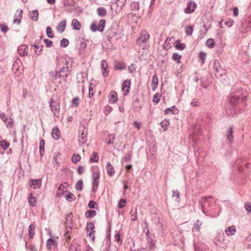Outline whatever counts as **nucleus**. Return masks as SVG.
<instances>
[{
  "instance_id": "13",
  "label": "nucleus",
  "mask_w": 251,
  "mask_h": 251,
  "mask_svg": "<svg viewBox=\"0 0 251 251\" xmlns=\"http://www.w3.org/2000/svg\"><path fill=\"white\" fill-rule=\"evenodd\" d=\"M196 6L197 4L195 2H189L186 8L185 9V12L186 13H190L193 12L196 8Z\"/></svg>"
},
{
  "instance_id": "35",
  "label": "nucleus",
  "mask_w": 251,
  "mask_h": 251,
  "mask_svg": "<svg viewBox=\"0 0 251 251\" xmlns=\"http://www.w3.org/2000/svg\"><path fill=\"white\" fill-rule=\"evenodd\" d=\"M22 14H23V10L22 9L20 10L19 11V14L17 16L18 18H15L13 20V23H18V24H20L21 22V19L22 18Z\"/></svg>"
},
{
  "instance_id": "23",
  "label": "nucleus",
  "mask_w": 251,
  "mask_h": 251,
  "mask_svg": "<svg viewBox=\"0 0 251 251\" xmlns=\"http://www.w3.org/2000/svg\"><path fill=\"white\" fill-rule=\"evenodd\" d=\"M178 113V110L175 106H173L171 107L166 108L164 110V113L168 114L169 113L177 114Z\"/></svg>"
},
{
  "instance_id": "49",
  "label": "nucleus",
  "mask_w": 251,
  "mask_h": 251,
  "mask_svg": "<svg viewBox=\"0 0 251 251\" xmlns=\"http://www.w3.org/2000/svg\"><path fill=\"white\" fill-rule=\"evenodd\" d=\"M69 42L68 39L63 38L60 41V46L62 47H66L69 45Z\"/></svg>"
},
{
  "instance_id": "47",
  "label": "nucleus",
  "mask_w": 251,
  "mask_h": 251,
  "mask_svg": "<svg viewBox=\"0 0 251 251\" xmlns=\"http://www.w3.org/2000/svg\"><path fill=\"white\" fill-rule=\"evenodd\" d=\"M50 75L52 77H53L55 79H57L58 78H59V71H51L50 73Z\"/></svg>"
},
{
  "instance_id": "59",
  "label": "nucleus",
  "mask_w": 251,
  "mask_h": 251,
  "mask_svg": "<svg viewBox=\"0 0 251 251\" xmlns=\"http://www.w3.org/2000/svg\"><path fill=\"white\" fill-rule=\"evenodd\" d=\"M245 208L249 213L251 212V203L247 202L245 204Z\"/></svg>"
},
{
  "instance_id": "12",
  "label": "nucleus",
  "mask_w": 251,
  "mask_h": 251,
  "mask_svg": "<svg viewBox=\"0 0 251 251\" xmlns=\"http://www.w3.org/2000/svg\"><path fill=\"white\" fill-rule=\"evenodd\" d=\"M28 51V47L25 45H22L19 46L18 49V52L19 54L23 56L27 54Z\"/></svg>"
},
{
  "instance_id": "51",
  "label": "nucleus",
  "mask_w": 251,
  "mask_h": 251,
  "mask_svg": "<svg viewBox=\"0 0 251 251\" xmlns=\"http://www.w3.org/2000/svg\"><path fill=\"white\" fill-rule=\"evenodd\" d=\"M46 33L48 37L52 38L53 37V34L52 32V29L50 27L48 26L46 29Z\"/></svg>"
},
{
  "instance_id": "19",
  "label": "nucleus",
  "mask_w": 251,
  "mask_h": 251,
  "mask_svg": "<svg viewBox=\"0 0 251 251\" xmlns=\"http://www.w3.org/2000/svg\"><path fill=\"white\" fill-rule=\"evenodd\" d=\"M158 79L156 74H154L152 76L151 85L152 89L154 91L158 86Z\"/></svg>"
},
{
  "instance_id": "61",
  "label": "nucleus",
  "mask_w": 251,
  "mask_h": 251,
  "mask_svg": "<svg viewBox=\"0 0 251 251\" xmlns=\"http://www.w3.org/2000/svg\"><path fill=\"white\" fill-rule=\"evenodd\" d=\"M0 28L1 31L4 33L7 32L8 30V28L7 25L2 24L0 25Z\"/></svg>"
},
{
  "instance_id": "30",
  "label": "nucleus",
  "mask_w": 251,
  "mask_h": 251,
  "mask_svg": "<svg viewBox=\"0 0 251 251\" xmlns=\"http://www.w3.org/2000/svg\"><path fill=\"white\" fill-rule=\"evenodd\" d=\"M206 46L210 49H212L214 47L215 42L213 39H208L206 42Z\"/></svg>"
},
{
  "instance_id": "1",
  "label": "nucleus",
  "mask_w": 251,
  "mask_h": 251,
  "mask_svg": "<svg viewBox=\"0 0 251 251\" xmlns=\"http://www.w3.org/2000/svg\"><path fill=\"white\" fill-rule=\"evenodd\" d=\"M150 38V35L146 30H142L138 39L137 40V44L138 45L142 46L143 49L145 50L147 48V42Z\"/></svg>"
},
{
  "instance_id": "14",
  "label": "nucleus",
  "mask_w": 251,
  "mask_h": 251,
  "mask_svg": "<svg viewBox=\"0 0 251 251\" xmlns=\"http://www.w3.org/2000/svg\"><path fill=\"white\" fill-rule=\"evenodd\" d=\"M101 69L102 71V75L104 77H106L108 75V72L107 71L108 64L105 60H102L101 62Z\"/></svg>"
},
{
  "instance_id": "15",
  "label": "nucleus",
  "mask_w": 251,
  "mask_h": 251,
  "mask_svg": "<svg viewBox=\"0 0 251 251\" xmlns=\"http://www.w3.org/2000/svg\"><path fill=\"white\" fill-rule=\"evenodd\" d=\"M118 100L117 93L115 91H112L109 95V102L110 103H114Z\"/></svg>"
},
{
  "instance_id": "32",
  "label": "nucleus",
  "mask_w": 251,
  "mask_h": 251,
  "mask_svg": "<svg viewBox=\"0 0 251 251\" xmlns=\"http://www.w3.org/2000/svg\"><path fill=\"white\" fill-rule=\"evenodd\" d=\"M83 182L82 179L79 180L76 183L75 188L77 190L80 191L83 189Z\"/></svg>"
},
{
  "instance_id": "16",
  "label": "nucleus",
  "mask_w": 251,
  "mask_h": 251,
  "mask_svg": "<svg viewBox=\"0 0 251 251\" xmlns=\"http://www.w3.org/2000/svg\"><path fill=\"white\" fill-rule=\"evenodd\" d=\"M72 213H70L68 214L66 217V222L65 223V226H68L71 230L72 228L73 221L72 219Z\"/></svg>"
},
{
  "instance_id": "9",
  "label": "nucleus",
  "mask_w": 251,
  "mask_h": 251,
  "mask_svg": "<svg viewBox=\"0 0 251 251\" xmlns=\"http://www.w3.org/2000/svg\"><path fill=\"white\" fill-rule=\"evenodd\" d=\"M209 198H212L211 196H209L208 197H202L201 200L199 201V204L201 207L202 209V211L203 213H205L204 212V207L205 204L206 203H208V205H210V203L208 202V199Z\"/></svg>"
},
{
  "instance_id": "53",
  "label": "nucleus",
  "mask_w": 251,
  "mask_h": 251,
  "mask_svg": "<svg viewBox=\"0 0 251 251\" xmlns=\"http://www.w3.org/2000/svg\"><path fill=\"white\" fill-rule=\"evenodd\" d=\"M94 228H95V226H94V224L92 223H88L87 225V226H86V230L88 232L89 231V230H92V231H95L94 230Z\"/></svg>"
},
{
  "instance_id": "64",
  "label": "nucleus",
  "mask_w": 251,
  "mask_h": 251,
  "mask_svg": "<svg viewBox=\"0 0 251 251\" xmlns=\"http://www.w3.org/2000/svg\"><path fill=\"white\" fill-rule=\"evenodd\" d=\"M176 197V199H178L179 197V193L177 190H173L172 191V197Z\"/></svg>"
},
{
  "instance_id": "62",
  "label": "nucleus",
  "mask_w": 251,
  "mask_h": 251,
  "mask_svg": "<svg viewBox=\"0 0 251 251\" xmlns=\"http://www.w3.org/2000/svg\"><path fill=\"white\" fill-rule=\"evenodd\" d=\"M65 6L67 8V11L70 12H73V6H72L71 4H69L68 3H65Z\"/></svg>"
},
{
  "instance_id": "52",
  "label": "nucleus",
  "mask_w": 251,
  "mask_h": 251,
  "mask_svg": "<svg viewBox=\"0 0 251 251\" xmlns=\"http://www.w3.org/2000/svg\"><path fill=\"white\" fill-rule=\"evenodd\" d=\"M79 100L78 97L74 98L72 101V106L75 107H77L79 104Z\"/></svg>"
},
{
  "instance_id": "3",
  "label": "nucleus",
  "mask_w": 251,
  "mask_h": 251,
  "mask_svg": "<svg viewBox=\"0 0 251 251\" xmlns=\"http://www.w3.org/2000/svg\"><path fill=\"white\" fill-rule=\"evenodd\" d=\"M69 62L66 61L65 65L59 70V78H63L66 80V78L68 76L69 74L71 71V66H68Z\"/></svg>"
},
{
  "instance_id": "10",
  "label": "nucleus",
  "mask_w": 251,
  "mask_h": 251,
  "mask_svg": "<svg viewBox=\"0 0 251 251\" xmlns=\"http://www.w3.org/2000/svg\"><path fill=\"white\" fill-rule=\"evenodd\" d=\"M130 87V81L129 80H126L122 85V89L124 92V95H126L129 93Z\"/></svg>"
},
{
  "instance_id": "45",
  "label": "nucleus",
  "mask_w": 251,
  "mask_h": 251,
  "mask_svg": "<svg viewBox=\"0 0 251 251\" xmlns=\"http://www.w3.org/2000/svg\"><path fill=\"white\" fill-rule=\"evenodd\" d=\"M181 58V56L177 53H174L172 55L173 59L174 61L177 62V63L180 62Z\"/></svg>"
},
{
  "instance_id": "55",
  "label": "nucleus",
  "mask_w": 251,
  "mask_h": 251,
  "mask_svg": "<svg viewBox=\"0 0 251 251\" xmlns=\"http://www.w3.org/2000/svg\"><path fill=\"white\" fill-rule=\"evenodd\" d=\"M126 203V200L123 199H121L118 203V208L119 209L122 208Z\"/></svg>"
},
{
  "instance_id": "22",
  "label": "nucleus",
  "mask_w": 251,
  "mask_h": 251,
  "mask_svg": "<svg viewBox=\"0 0 251 251\" xmlns=\"http://www.w3.org/2000/svg\"><path fill=\"white\" fill-rule=\"evenodd\" d=\"M71 25L74 29L79 30L81 28V24L76 19H73L72 21Z\"/></svg>"
},
{
  "instance_id": "43",
  "label": "nucleus",
  "mask_w": 251,
  "mask_h": 251,
  "mask_svg": "<svg viewBox=\"0 0 251 251\" xmlns=\"http://www.w3.org/2000/svg\"><path fill=\"white\" fill-rule=\"evenodd\" d=\"M44 146H45V141L43 139H41L40 141V153L41 155H43L44 152Z\"/></svg>"
},
{
  "instance_id": "33",
  "label": "nucleus",
  "mask_w": 251,
  "mask_h": 251,
  "mask_svg": "<svg viewBox=\"0 0 251 251\" xmlns=\"http://www.w3.org/2000/svg\"><path fill=\"white\" fill-rule=\"evenodd\" d=\"M99 161V157L98 156V153L94 151L90 159V162H97Z\"/></svg>"
},
{
  "instance_id": "20",
  "label": "nucleus",
  "mask_w": 251,
  "mask_h": 251,
  "mask_svg": "<svg viewBox=\"0 0 251 251\" xmlns=\"http://www.w3.org/2000/svg\"><path fill=\"white\" fill-rule=\"evenodd\" d=\"M236 232V227L235 226H232L230 227H228L225 230V232L227 236L233 235Z\"/></svg>"
},
{
  "instance_id": "56",
  "label": "nucleus",
  "mask_w": 251,
  "mask_h": 251,
  "mask_svg": "<svg viewBox=\"0 0 251 251\" xmlns=\"http://www.w3.org/2000/svg\"><path fill=\"white\" fill-rule=\"evenodd\" d=\"M160 99V96L158 94H155L153 98V101L156 103L159 102Z\"/></svg>"
},
{
  "instance_id": "26",
  "label": "nucleus",
  "mask_w": 251,
  "mask_h": 251,
  "mask_svg": "<svg viewBox=\"0 0 251 251\" xmlns=\"http://www.w3.org/2000/svg\"><path fill=\"white\" fill-rule=\"evenodd\" d=\"M105 20L104 19L100 20L99 24L97 25V29L98 31L100 32H102L103 31L105 25Z\"/></svg>"
},
{
  "instance_id": "37",
  "label": "nucleus",
  "mask_w": 251,
  "mask_h": 251,
  "mask_svg": "<svg viewBox=\"0 0 251 251\" xmlns=\"http://www.w3.org/2000/svg\"><path fill=\"white\" fill-rule=\"evenodd\" d=\"M185 47V45L184 44L180 43V42L179 40L176 41V44L175 45L176 49L182 50L184 49Z\"/></svg>"
},
{
  "instance_id": "44",
  "label": "nucleus",
  "mask_w": 251,
  "mask_h": 251,
  "mask_svg": "<svg viewBox=\"0 0 251 251\" xmlns=\"http://www.w3.org/2000/svg\"><path fill=\"white\" fill-rule=\"evenodd\" d=\"M185 33L187 35L191 36L193 31V27L192 26L188 25L185 27Z\"/></svg>"
},
{
  "instance_id": "27",
  "label": "nucleus",
  "mask_w": 251,
  "mask_h": 251,
  "mask_svg": "<svg viewBox=\"0 0 251 251\" xmlns=\"http://www.w3.org/2000/svg\"><path fill=\"white\" fill-rule=\"evenodd\" d=\"M97 13L100 17H104L106 15V10L104 7L98 8L97 10Z\"/></svg>"
},
{
  "instance_id": "2",
  "label": "nucleus",
  "mask_w": 251,
  "mask_h": 251,
  "mask_svg": "<svg viewBox=\"0 0 251 251\" xmlns=\"http://www.w3.org/2000/svg\"><path fill=\"white\" fill-rule=\"evenodd\" d=\"M126 0H115L110 5L112 11L115 13H119L121 11L126 3Z\"/></svg>"
},
{
  "instance_id": "46",
  "label": "nucleus",
  "mask_w": 251,
  "mask_h": 251,
  "mask_svg": "<svg viewBox=\"0 0 251 251\" xmlns=\"http://www.w3.org/2000/svg\"><path fill=\"white\" fill-rule=\"evenodd\" d=\"M66 199L68 201H72L75 199V197L71 192H68V194L65 196Z\"/></svg>"
},
{
  "instance_id": "34",
  "label": "nucleus",
  "mask_w": 251,
  "mask_h": 251,
  "mask_svg": "<svg viewBox=\"0 0 251 251\" xmlns=\"http://www.w3.org/2000/svg\"><path fill=\"white\" fill-rule=\"evenodd\" d=\"M33 46L35 48V53L38 55L40 54L43 50V45H41L40 46H39L37 45L34 44L33 45Z\"/></svg>"
},
{
  "instance_id": "5",
  "label": "nucleus",
  "mask_w": 251,
  "mask_h": 251,
  "mask_svg": "<svg viewBox=\"0 0 251 251\" xmlns=\"http://www.w3.org/2000/svg\"><path fill=\"white\" fill-rule=\"evenodd\" d=\"M213 68L215 70V74L216 77H219L222 76L225 74V70L221 67L218 61L216 60L214 61Z\"/></svg>"
},
{
  "instance_id": "40",
  "label": "nucleus",
  "mask_w": 251,
  "mask_h": 251,
  "mask_svg": "<svg viewBox=\"0 0 251 251\" xmlns=\"http://www.w3.org/2000/svg\"><path fill=\"white\" fill-rule=\"evenodd\" d=\"M71 231H72V228L70 230V228L68 227V226H66V230H65V231L64 233V236H65V238L68 240H69L71 239L70 234H71Z\"/></svg>"
},
{
  "instance_id": "4",
  "label": "nucleus",
  "mask_w": 251,
  "mask_h": 251,
  "mask_svg": "<svg viewBox=\"0 0 251 251\" xmlns=\"http://www.w3.org/2000/svg\"><path fill=\"white\" fill-rule=\"evenodd\" d=\"M50 106L54 115L56 117H58L60 109L59 101L51 99L50 102Z\"/></svg>"
},
{
  "instance_id": "11",
  "label": "nucleus",
  "mask_w": 251,
  "mask_h": 251,
  "mask_svg": "<svg viewBox=\"0 0 251 251\" xmlns=\"http://www.w3.org/2000/svg\"><path fill=\"white\" fill-rule=\"evenodd\" d=\"M29 185L30 187H33L34 189L39 188L41 186V179H31Z\"/></svg>"
},
{
  "instance_id": "28",
  "label": "nucleus",
  "mask_w": 251,
  "mask_h": 251,
  "mask_svg": "<svg viewBox=\"0 0 251 251\" xmlns=\"http://www.w3.org/2000/svg\"><path fill=\"white\" fill-rule=\"evenodd\" d=\"M35 229V226L34 224H31L28 227L29 235L31 238H32L34 235Z\"/></svg>"
},
{
  "instance_id": "58",
  "label": "nucleus",
  "mask_w": 251,
  "mask_h": 251,
  "mask_svg": "<svg viewBox=\"0 0 251 251\" xmlns=\"http://www.w3.org/2000/svg\"><path fill=\"white\" fill-rule=\"evenodd\" d=\"M205 53L203 52H201L199 54V58L201 60L202 64L204 63V60L205 59Z\"/></svg>"
},
{
  "instance_id": "31",
  "label": "nucleus",
  "mask_w": 251,
  "mask_h": 251,
  "mask_svg": "<svg viewBox=\"0 0 251 251\" xmlns=\"http://www.w3.org/2000/svg\"><path fill=\"white\" fill-rule=\"evenodd\" d=\"M114 68L116 70H125L126 69V66L123 63H117L115 65Z\"/></svg>"
},
{
  "instance_id": "57",
  "label": "nucleus",
  "mask_w": 251,
  "mask_h": 251,
  "mask_svg": "<svg viewBox=\"0 0 251 251\" xmlns=\"http://www.w3.org/2000/svg\"><path fill=\"white\" fill-rule=\"evenodd\" d=\"M95 232V231H92L91 230H89L88 232L87 231V235L91 238L93 241H94L95 240V236H94Z\"/></svg>"
},
{
  "instance_id": "50",
  "label": "nucleus",
  "mask_w": 251,
  "mask_h": 251,
  "mask_svg": "<svg viewBox=\"0 0 251 251\" xmlns=\"http://www.w3.org/2000/svg\"><path fill=\"white\" fill-rule=\"evenodd\" d=\"M54 241L51 238L49 239L47 241V247L48 249H51V246H54Z\"/></svg>"
},
{
  "instance_id": "41",
  "label": "nucleus",
  "mask_w": 251,
  "mask_h": 251,
  "mask_svg": "<svg viewBox=\"0 0 251 251\" xmlns=\"http://www.w3.org/2000/svg\"><path fill=\"white\" fill-rule=\"evenodd\" d=\"M80 159L81 157L79 154L75 153L72 158V161L73 163L76 164L80 161Z\"/></svg>"
},
{
  "instance_id": "18",
  "label": "nucleus",
  "mask_w": 251,
  "mask_h": 251,
  "mask_svg": "<svg viewBox=\"0 0 251 251\" xmlns=\"http://www.w3.org/2000/svg\"><path fill=\"white\" fill-rule=\"evenodd\" d=\"M52 136L55 140H58L60 137V130L57 126L53 128L52 130Z\"/></svg>"
},
{
  "instance_id": "29",
  "label": "nucleus",
  "mask_w": 251,
  "mask_h": 251,
  "mask_svg": "<svg viewBox=\"0 0 251 251\" xmlns=\"http://www.w3.org/2000/svg\"><path fill=\"white\" fill-rule=\"evenodd\" d=\"M226 137L229 142H232L233 139L232 128L230 127L226 132Z\"/></svg>"
},
{
  "instance_id": "39",
  "label": "nucleus",
  "mask_w": 251,
  "mask_h": 251,
  "mask_svg": "<svg viewBox=\"0 0 251 251\" xmlns=\"http://www.w3.org/2000/svg\"><path fill=\"white\" fill-rule=\"evenodd\" d=\"M28 202L30 206H34L36 202V200L33 197L32 194H30L29 196Z\"/></svg>"
},
{
  "instance_id": "38",
  "label": "nucleus",
  "mask_w": 251,
  "mask_h": 251,
  "mask_svg": "<svg viewBox=\"0 0 251 251\" xmlns=\"http://www.w3.org/2000/svg\"><path fill=\"white\" fill-rule=\"evenodd\" d=\"M0 147L4 150L7 149L9 146V143L5 140L0 141Z\"/></svg>"
},
{
  "instance_id": "25",
  "label": "nucleus",
  "mask_w": 251,
  "mask_h": 251,
  "mask_svg": "<svg viewBox=\"0 0 251 251\" xmlns=\"http://www.w3.org/2000/svg\"><path fill=\"white\" fill-rule=\"evenodd\" d=\"M29 16L32 20L36 21L38 18V12L37 10H34L29 13Z\"/></svg>"
},
{
  "instance_id": "6",
  "label": "nucleus",
  "mask_w": 251,
  "mask_h": 251,
  "mask_svg": "<svg viewBox=\"0 0 251 251\" xmlns=\"http://www.w3.org/2000/svg\"><path fill=\"white\" fill-rule=\"evenodd\" d=\"M0 119L5 124L7 128H11L13 126L14 122L13 119L11 117L8 118L5 113L2 112L0 114Z\"/></svg>"
},
{
  "instance_id": "48",
  "label": "nucleus",
  "mask_w": 251,
  "mask_h": 251,
  "mask_svg": "<svg viewBox=\"0 0 251 251\" xmlns=\"http://www.w3.org/2000/svg\"><path fill=\"white\" fill-rule=\"evenodd\" d=\"M160 125L164 131L167 130L168 126L169 125V122L168 120H165L160 123Z\"/></svg>"
},
{
  "instance_id": "21",
  "label": "nucleus",
  "mask_w": 251,
  "mask_h": 251,
  "mask_svg": "<svg viewBox=\"0 0 251 251\" xmlns=\"http://www.w3.org/2000/svg\"><path fill=\"white\" fill-rule=\"evenodd\" d=\"M238 98L236 96L232 97L230 100H229V103H228L226 106V108H229V110H230L232 109L230 108V106L235 105L236 102L238 101Z\"/></svg>"
},
{
  "instance_id": "60",
  "label": "nucleus",
  "mask_w": 251,
  "mask_h": 251,
  "mask_svg": "<svg viewBox=\"0 0 251 251\" xmlns=\"http://www.w3.org/2000/svg\"><path fill=\"white\" fill-rule=\"evenodd\" d=\"M136 70L135 65L134 64H131L128 67L129 72L133 73Z\"/></svg>"
},
{
  "instance_id": "24",
  "label": "nucleus",
  "mask_w": 251,
  "mask_h": 251,
  "mask_svg": "<svg viewBox=\"0 0 251 251\" xmlns=\"http://www.w3.org/2000/svg\"><path fill=\"white\" fill-rule=\"evenodd\" d=\"M106 169L107 174L110 176H112L114 174L115 171L114 168L109 162H107L106 164Z\"/></svg>"
},
{
  "instance_id": "7",
  "label": "nucleus",
  "mask_w": 251,
  "mask_h": 251,
  "mask_svg": "<svg viewBox=\"0 0 251 251\" xmlns=\"http://www.w3.org/2000/svg\"><path fill=\"white\" fill-rule=\"evenodd\" d=\"M100 178V172L98 170L94 171L92 174L93 185V187H97L99 185V180Z\"/></svg>"
},
{
  "instance_id": "42",
  "label": "nucleus",
  "mask_w": 251,
  "mask_h": 251,
  "mask_svg": "<svg viewBox=\"0 0 251 251\" xmlns=\"http://www.w3.org/2000/svg\"><path fill=\"white\" fill-rule=\"evenodd\" d=\"M96 215V212L95 210H89L86 212L85 216L87 218H92Z\"/></svg>"
},
{
  "instance_id": "36",
  "label": "nucleus",
  "mask_w": 251,
  "mask_h": 251,
  "mask_svg": "<svg viewBox=\"0 0 251 251\" xmlns=\"http://www.w3.org/2000/svg\"><path fill=\"white\" fill-rule=\"evenodd\" d=\"M202 225V223L199 220H197L196 222L194 224V226L193 228L194 231H199L200 230L201 226Z\"/></svg>"
},
{
  "instance_id": "63",
  "label": "nucleus",
  "mask_w": 251,
  "mask_h": 251,
  "mask_svg": "<svg viewBox=\"0 0 251 251\" xmlns=\"http://www.w3.org/2000/svg\"><path fill=\"white\" fill-rule=\"evenodd\" d=\"M91 30L93 32H96L98 30L97 29V24L94 23L91 25L90 27Z\"/></svg>"
},
{
  "instance_id": "54",
  "label": "nucleus",
  "mask_w": 251,
  "mask_h": 251,
  "mask_svg": "<svg viewBox=\"0 0 251 251\" xmlns=\"http://www.w3.org/2000/svg\"><path fill=\"white\" fill-rule=\"evenodd\" d=\"M132 155L130 152L127 153L122 159L124 162H128L131 158Z\"/></svg>"
},
{
  "instance_id": "17",
  "label": "nucleus",
  "mask_w": 251,
  "mask_h": 251,
  "mask_svg": "<svg viewBox=\"0 0 251 251\" xmlns=\"http://www.w3.org/2000/svg\"><path fill=\"white\" fill-rule=\"evenodd\" d=\"M66 25V20L64 19L59 23L56 27V29L58 31L60 32V33H62L65 30Z\"/></svg>"
},
{
  "instance_id": "8",
  "label": "nucleus",
  "mask_w": 251,
  "mask_h": 251,
  "mask_svg": "<svg viewBox=\"0 0 251 251\" xmlns=\"http://www.w3.org/2000/svg\"><path fill=\"white\" fill-rule=\"evenodd\" d=\"M83 130L82 129H80L79 132H81V134L78 136V140L79 142H81L82 144H85L87 141V132H84V128H82Z\"/></svg>"
}]
</instances>
